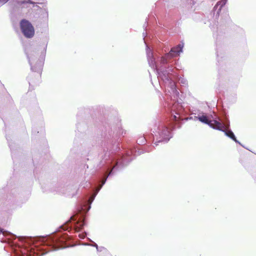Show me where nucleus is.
Returning a JSON list of instances; mask_svg holds the SVG:
<instances>
[{
	"mask_svg": "<svg viewBox=\"0 0 256 256\" xmlns=\"http://www.w3.org/2000/svg\"><path fill=\"white\" fill-rule=\"evenodd\" d=\"M80 212V210H78L77 214L72 216L69 220L60 226L56 232L51 236L40 238L39 240L40 244L50 247V250H56L60 248L74 246V245L66 244L67 240L70 238H72L73 236H68L66 233L62 234L61 232L62 230H68L70 228V232L68 231V232L70 234L73 233L74 232L76 234V238H80V224H79L80 216L78 215Z\"/></svg>",
	"mask_w": 256,
	"mask_h": 256,
	"instance_id": "nucleus-1",
	"label": "nucleus"
},
{
	"mask_svg": "<svg viewBox=\"0 0 256 256\" xmlns=\"http://www.w3.org/2000/svg\"><path fill=\"white\" fill-rule=\"evenodd\" d=\"M46 50V46L36 48H30L26 49V54L32 72L38 73L40 78L44 64Z\"/></svg>",
	"mask_w": 256,
	"mask_h": 256,
	"instance_id": "nucleus-2",
	"label": "nucleus"
},
{
	"mask_svg": "<svg viewBox=\"0 0 256 256\" xmlns=\"http://www.w3.org/2000/svg\"><path fill=\"white\" fill-rule=\"evenodd\" d=\"M16 238L14 234L0 228V240L2 242L8 243L12 248L14 256H35L34 252L26 248H21L20 244L16 246L13 240ZM36 256H38L37 255Z\"/></svg>",
	"mask_w": 256,
	"mask_h": 256,
	"instance_id": "nucleus-3",
	"label": "nucleus"
},
{
	"mask_svg": "<svg viewBox=\"0 0 256 256\" xmlns=\"http://www.w3.org/2000/svg\"><path fill=\"white\" fill-rule=\"evenodd\" d=\"M20 28L24 36L32 38L34 34V29L32 24L28 20H22L20 22Z\"/></svg>",
	"mask_w": 256,
	"mask_h": 256,
	"instance_id": "nucleus-4",
	"label": "nucleus"
},
{
	"mask_svg": "<svg viewBox=\"0 0 256 256\" xmlns=\"http://www.w3.org/2000/svg\"><path fill=\"white\" fill-rule=\"evenodd\" d=\"M28 4H33V7H38L37 5H35L36 3L32 1L31 0H19L16 2V5L12 8L13 10H15L16 8H28Z\"/></svg>",
	"mask_w": 256,
	"mask_h": 256,
	"instance_id": "nucleus-5",
	"label": "nucleus"
},
{
	"mask_svg": "<svg viewBox=\"0 0 256 256\" xmlns=\"http://www.w3.org/2000/svg\"><path fill=\"white\" fill-rule=\"evenodd\" d=\"M210 126L212 128H213L218 130H219L221 131H225V130L228 128L227 126L223 124L220 122H219L217 120H212V122L210 124Z\"/></svg>",
	"mask_w": 256,
	"mask_h": 256,
	"instance_id": "nucleus-6",
	"label": "nucleus"
},
{
	"mask_svg": "<svg viewBox=\"0 0 256 256\" xmlns=\"http://www.w3.org/2000/svg\"><path fill=\"white\" fill-rule=\"evenodd\" d=\"M182 51V47H181L180 46H178L176 47L172 48L168 55H170L172 57H174L178 55L179 53Z\"/></svg>",
	"mask_w": 256,
	"mask_h": 256,
	"instance_id": "nucleus-7",
	"label": "nucleus"
},
{
	"mask_svg": "<svg viewBox=\"0 0 256 256\" xmlns=\"http://www.w3.org/2000/svg\"><path fill=\"white\" fill-rule=\"evenodd\" d=\"M95 196H96V194H93L89 198V199L88 201V206H81V212H82V211H84V212H86L87 211H88L90 210V205L92 204V202Z\"/></svg>",
	"mask_w": 256,
	"mask_h": 256,
	"instance_id": "nucleus-8",
	"label": "nucleus"
},
{
	"mask_svg": "<svg viewBox=\"0 0 256 256\" xmlns=\"http://www.w3.org/2000/svg\"><path fill=\"white\" fill-rule=\"evenodd\" d=\"M19 240L20 241L22 244H28L30 246L33 242L31 238L22 237L19 238Z\"/></svg>",
	"mask_w": 256,
	"mask_h": 256,
	"instance_id": "nucleus-9",
	"label": "nucleus"
},
{
	"mask_svg": "<svg viewBox=\"0 0 256 256\" xmlns=\"http://www.w3.org/2000/svg\"><path fill=\"white\" fill-rule=\"evenodd\" d=\"M225 132V134L228 137H230V138H232L233 140H234L236 142H238V140L232 132V131L230 130H227V128L225 130V131H224Z\"/></svg>",
	"mask_w": 256,
	"mask_h": 256,
	"instance_id": "nucleus-10",
	"label": "nucleus"
},
{
	"mask_svg": "<svg viewBox=\"0 0 256 256\" xmlns=\"http://www.w3.org/2000/svg\"><path fill=\"white\" fill-rule=\"evenodd\" d=\"M198 120L201 122H202L204 124H208L209 126H210V122H212V120H209L208 118V117L206 116H202L198 117Z\"/></svg>",
	"mask_w": 256,
	"mask_h": 256,
	"instance_id": "nucleus-11",
	"label": "nucleus"
},
{
	"mask_svg": "<svg viewBox=\"0 0 256 256\" xmlns=\"http://www.w3.org/2000/svg\"><path fill=\"white\" fill-rule=\"evenodd\" d=\"M112 170V169L110 171L109 174H107L105 176V178L102 180V184L96 190L97 192H98L100 190V188H102V186L105 184L108 176L111 174Z\"/></svg>",
	"mask_w": 256,
	"mask_h": 256,
	"instance_id": "nucleus-12",
	"label": "nucleus"
},
{
	"mask_svg": "<svg viewBox=\"0 0 256 256\" xmlns=\"http://www.w3.org/2000/svg\"><path fill=\"white\" fill-rule=\"evenodd\" d=\"M48 9L46 7H45L43 9V18H45L46 19H48Z\"/></svg>",
	"mask_w": 256,
	"mask_h": 256,
	"instance_id": "nucleus-13",
	"label": "nucleus"
},
{
	"mask_svg": "<svg viewBox=\"0 0 256 256\" xmlns=\"http://www.w3.org/2000/svg\"><path fill=\"white\" fill-rule=\"evenodd\" d=\"M8 0H0V6L6 4Z\"/></svg>",
	"mask_w": 256,
	"mask_h": 256,
	"instance_id": "nucleus-14",
	"label": "nucleus"
},
{
	"mask_svg": "<svg viewBox=\"0 0 256 256\" xmlns=\"http://www.w3.org/2000/svg\"><path fill=\"white\" fill-rule=\"evenodd\" d=\"M167 133H168V128H166V129L164 130V135H166V134H167Z\"/></svg>",
	"mask_w": 256,
	"mask_h": 256,
	"instance_id": "nucleus-15",
	"label": "nucleus"
},
{
	"mask_svg": "<svg viewBox=\"0 0 256 256\" xmlns=\"http://www.w3.org/2000/svg\"><path fill=\"white\" fill-rule=\"evenodd\" d=\"M84 236H82V234H81V236H80V238H81V239L82 238H84Z\"/></svg>",
	"mask_w": 256,
	"mask_h": 256,
	"instance_id": "nucleus-16",
	"label": "nucleus"
},
{
	"mask_svg": "<svg viewBox=\"0 0 256 256\" xmlns=\"http://www.w3.org/2000/svg\"><path fill=\"white\" fill-rule=\"evenodd\" d=\"M32 83H33L32 82H29L30 85H31Z\"/></svg>",
	"mask_w": 256,
	"mask_h": 256,
	"instance_id": "nucleus-17",
	"label": "nucleus"
},
{
	"mask_svg": "<svg viewBox=\"0 0 256 256\" xmlns=\"http://www.w3.org/2000/svg\"><path fill=\"white\" fill-rule=\"evenodd\" d=\"M80 222H81V227L82 226V220H81L80 221Z\"/></svg>",
	"mask_w": 256,
	"mask_h": 256,
	"instance_id": "nucleus-18",
	"label": "nucleus"
},
{
	"mask_svg": "<svg viewBox=\"0 0 256 256\" xmlns=\"http://www.w3.org/2000/svg\"><path fill=\"white\" fill-rule=\"evenodd\" d=\"M154 144H156V146H157V145H158V144H156V142H155V143H154Z\"/></svg>",
	"mask_w": 256,
	"mask_h": 256,
	"instance_id": "nucleus-19",
	"label": "nucleus"
}]
</instances>
